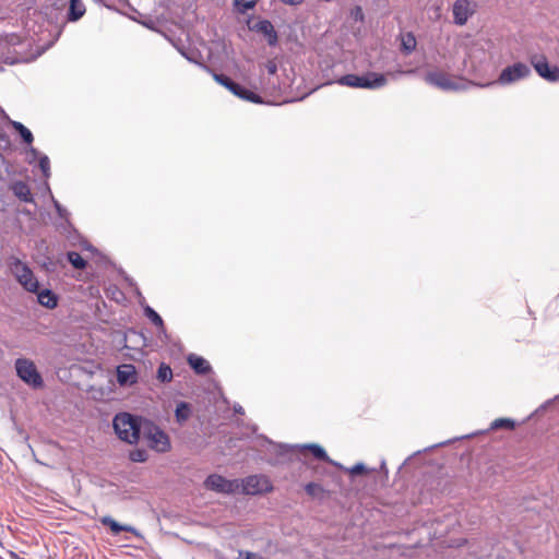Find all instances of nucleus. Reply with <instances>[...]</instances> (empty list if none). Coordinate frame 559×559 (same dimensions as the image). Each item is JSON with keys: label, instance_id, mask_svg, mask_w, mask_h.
<instances>
[{"label": "nucleus", "instance_id": "obj_15", "mask_svg": "<svg viewBox=\"0 0 559 559\" xmlns=\"http://www.w3.org/2000/svg\"><path fill=\"white\" fill-rule=\"evenodd\" d=\"M100 523L107 527L110 528L111 533L114 535H118L120 534L121 532H130V533H133L135 534V528L130 526V525H122L120 523H118L117 521H115L110 516H104L100 519Z\"/></svg>", "mask_w": 559, "mask_h": 559}, {"label": "nucleus", "instance_id": "obj_1", "mask_svg": "<svg viewBox=\"0 0 559 559\" xmlns=\"http://www.w3.org/2000/svg\"><path fill=\"white\" fill-rule=\"evenodd\" d=\"M112 425L120 440L130 444L139 441L143 428L141 418L129 413H120L115 416Z\"/></svg>", "mask_w": 559, "mask_h": 559}, {"label": "nucleus", "instance_id": "obj_34", "mask_svg": "<svg viewBox=\"0 0 559 559\" xmlns=\"http://www.w3.org/2000/svg\"><path fill=\"white\" fill-rule=\"evenodd\" d=\"M265 67H266L267 72H269L270 74H272V75H273V74H275V73H276V71H277V64H276V62H275V61H273V60H269V61L266 62V66H265Z\"/></svg>", "mask_w": 559, "mask_h": 559}, {"label": "nucleus", "instance_id": "obj_30", "mask_svg": "<svg viewBox=\"0 0 559 559\" xmlns=\"http://www.w3.org/2000/svg\"><path fill=\"white\" fill-rule=\"evenodd\" d=\"M234 3L240 13H245L255 7L257 0H234Z\"/></svg>", "mask_w": 559, "mask_h": 559}, {"label": "nucleus", "instance_id": "obj_36", "mask_svg": "<svg viewBox=\"0 0 559 559\" xmlns=\"http://www.w3.org/2000/svg\"><path fill=\"white\" fill-rule=\"evenodd\" d=\"M281 1L284 2L285 4L298 5V4H301L305 0H281Z\"/></svg>", "mask_w": 559, "mask_h": 559}, {"label": "nucleus", "instance_id": "obj_14", "mask_svg": "<svg viewBox=\"0 0 559 559\" xmlns=\"http://www.w3.org/2000/svg\"><path fill=\"white\" fill-rule=\"evenodd\" d=\"M188 362L198 374H207L211 371L209 361L203 357L191 354L188 357Z\"/></svg>", "mask_w": 559, "mask_h": 559}, {"label": "nucleus", "instance_id": "obj_35", "mask_svg": "<svg viewBox=\"0 0 559 559\" xmlns=\"http://www.w3.org/2000/svg\"><path fill=\"white\" fill-rule=\"evenodd\" d=\"M39 166L40 168L43 169L44 173L47 171V169L49 168V160L47 157H44L39 160Z\"/></svg>", "mask_w": 559, "mask_h": 559}, {"label": "nucleus", "instance_id": "obj_16", "mask_svg": "<svg viewBox=\"0 0 559 559\" xmlns=\"http://www.w3.org/2000/svg\"><path fill=\"white\" fill-rule=\"evenodd\" d=\"M400 40H401V51L404 55H409L416 49L417 40L412 32L402 33L400 35Z\"/></svg>", "mask_w": 559, "mask_h": 559}, {"label": "nucleus", "instance_id": "obj_28", "mask_svg": "<svg viewBox=\"0 0 559 559\" xmlns=\"http://www.w3.org/2000/svg\"><path fill=\"white\" fill-rule=\"evenodd\" d=\"M157 379L160 382H169L173 379V370L166 364H160L157 370Z\"/></svg>", "mask_w": 559, "mask_h": 559}, {"label": "nucleus", "instance_id": "obj_5", "mask_svg": "<svg viewBox=\"0 0 559 559\" xmlns=\"http://www.w3.org/2000/svg\"><path fill=\"white\" fill-rule=\"evenodd\" d=\"M9 269L25 289L28 292H37L38 282L34 277L32 270L25 263L12 257L9 260Z\"/></svg>", "mask_w": 559, "mask_h": 559}, {"label": "nucleus", "instance_id": "obj_9", "mask_svg": "<svg viewBox=\"0 0 559 559\" xmlns=\"http://www.w3.org/2000/svg\"><path fill=\"white\" fill-rule=\"evenodd\" d=\"M204 485L207 489L222 493H233L239 488L238 480H229L217 474L207 476Z\"/></svg>", "mask_w": 559, "mask_h": 559}, {"label": "nucleus", "instance_id": "obj_3", "mask_svg": "<svg viewBox=\"0 0 559 559\" xmlns=\"http://www.w3.org/2000/svg\"><path fill=\"white\" fill-rule=\"evenodd\" d=\"M142 433L151 449L162 453L170 450L168 435L153 423L144 421Z\"/></svg>", "mask_w": 559, "mask_h": 559}, {"label": "nucleus", "instance_id": "obj_20", "mask_svg": "<svg viewBox=\"0 0 559 559\" xmlns=\"http://www.w3.org/2000/svg\"><path fill=\"white\" fill-rule=\"evenodd\" d=\"M213 78L218 84L223 85L224 87L229 90L231 93H237L235 90H240V85L238 83L234 82L230 78H228L225 74L214 73Z\"/></svg>", "mask_w": 559, "mask_h": 559}, {"label": "nucleus", "instance_id": "obj_19", "mask_svg": "<svg viewBox=\"0 0 559 559\" xmlns=\"http://www.w3.org/2000/svg\"><path fill=\"white\" fill-rule=\"evenodd\" d=\"M305 491L308 496L316 499H323L326 493V490L318 483H308L305 486Z\"/></svg>", "mask_w": 559, "mask_h": 559}, {"label": "nucleus", "instance_id": "obj_21", "mask_svg": "<svg viewBox=\"0 0 559 559\" xmlns=\"http://www.w3.org/2000/svg\"><path fill=\"white\" fill-rule=\"evenodd\" d=\"M235 91L237 93H233V94L238 96L239 98H242L245 100H248V102H251V103H254V104H261L262 103V98L258 94H255V93H253V92L242 87L241 85H240V90H235Z\"/></svg>", "mask_w": 559, "mask_h": 559}, {"label": "nucleus", "instance_id": "obj_38", "mask_svg": "<svg viewBox=\"0 0 559 559\" xmlns=\"http://www.w3.org/2000/svg\"><path fill=\"white\" fill-rule=\"evenodd\" d=\"M144 311H145V314H150V316L158 314L154 309H152L148 306L145 307Z\"/></svg>", "mask_w": 559, "mask_h": 559}, {"label": "nucleus", "instance_id": "obj_26", "mask_svg": "<svg viewBox=\"0 0 559 559\" xmlns=\"http://www.w3.org/2000/svg\"><path fill=\"white\" fill-rule=\"evenodd\" d=\"M304 449L311 452V454L318 460L330 461L325 450L322 447H320L319 444H308V445H305Z\"/></svg>", "mask_w": 559, "mask_h": 559}, {"label": "nucleus", "instance_id": "obj_8", "mask_svg": "<svg viewBox=\"0 0 559 559\" xmlns=\"http://www.w3.org/2000/svg\"><path fill=\"white\" fill-rule=\"evenodd\" d=\"M530 61L539 76L549 82L559 81V68L557 66L550 67L546 56L534 55L530 58Z\"/></svg>", "mask_w": 559, "mask_h": 559}, {"label": "nucleus", "instance_id": "obj_13", "mask_svg": "<svg viewBox=\"0 0 559 559\" xmlns=\"http://www.w3.org/2000/svg\"><path fill=\"white\" fill-rule=\"evenodd\" d=\"M117 381L120 385H131L138 381L135 367L131 364H123L117 368Z\"/></svg>", "mask_w": 559, "mask_h": 559}, {"label": "nucleus", "instance_id": "obj_4", "mask_svg": "<svg viewBox=\"0 0 559 559\" xmlns=\"http://www.w3.org/2000/svg\"><path fill=\"white\" fill-rule=\"evenodd\" d=\"M15 370L17 377L32 389H41L44 380L36 365L28 358H17L15 360Z\"/></svg>", "mask_w": 559, "mask_h": 559}, {"label": "nucleus", "instance_id": "obj_32", "mask_svg": "<svg viewBox=\"0 0 559 559\" xmlns=\"http://www.w3.org/2000/svg\"><path fill=\"white\" fill-rule=\"evenodd\" d=\"M237 559H263L260 555L250 551H239Z\"/></svg>", "mask_w": 559, "mask_h": 559}, {"label": "nucleus", "instance_id": "obj_27", "mask_svg": "<svg viewBox=\"0 0 559 559\" xmlns=\"http://www.w3.org/2000/svg\"><path fill=\"white\" fill-rule=\"evenodd\" d=\"M68 260L78 270H83L86 266V261L79 252H68Z\"/></svg>", "mask_w": 559, "mask_h": 559}, {"label": "nucleus", "instance_id": "obj_11", "mask_svg": "<svg viewBox=\"0 0 559 559\" xmlns=\"http://www.w3.org/2000/svg\"><path fill=\"white\" fill-rule=\"evenodd\" d=\"M425 80L427 83L435 85L441 90H454L456 88L455 83L444 72L433 71L426 74Z\"/></svg>", "mask_w": 559, "mask_h": 559}, {"label": "nucleus", "instance_id": "obj_18", "mask_svg": "<svg viewBox=\"0 0 559 559\" xmlns=\"http://www.w3.org/2000/svg\"><path fill=\"white\" fill-rule=\"evenodd\" d=\"M85 13V7L80 0H71L70 1V12L69 19L71 21H76L82 17Z\"/></svg>", "mask_w": 559, "mask_h": 559}, {"label": "nucleus", "instance_id": "obj_2", "mask_svg": "<svg viewBox=\"0 0 559 559\" xmlns=\"http://www.w3.org/2000/svg\"><path fill=\"white\" fill-rule=\"evenodd\" d=\"M340 85L359 88H379L386 84L384 74L368 72L366 75L346 74L336 81Z\"/></svg>", "mask_w": 559, "mask_h": 559}, {"label": "nucleus", "instance_id": "obj_24", "mask_svg": "<svg viewBox=\"0 0 559 559\" xmlns=\"http://www.w3.org/2000/svg\"><path fill=\"white\" fill-rule=\"evenodd\" d=\"M11 124L14 128V130H16L20 133L21 138L26 144H32V142L34 141L33 134L23 123L19 121H12Z\"/></svg>", "mask_w": 559, "mask_h": 559}, {"label": "nucleus", "instance_id": "obj_31", "mask_svg": "<svg viewBox=\"0 0 559 559\" xmlns=\"http://www.w3.org/2000/svg\"><path fill=\"white\" fill-rule=\"evenodd\" d=\"M132 462H145L147 460V452L143 449L132 450L129 454Z\"/></svg>", "mask_w": 559, "mask_h": 559}, {"label": "nucleus", "instance_id": "obj_37", "mask_svg": "<svg viewBox=\"0 0 559 559\" xmlns=\"http://www.w3.org/2000/svg\"><path fill=\"white\" fill-rule=\"evenodd\" d=\"M156 326H163V317H150Z\"/></svg>", "mask_w": 559, "mask_h": 559}, {"label": "nucleus", "instance_id": "obj_17", "mask_svg": "<svg viewBox=\"0 0 559 559\" xmlns=\"http://www.w3.org/2000/svg\"><path fill=\"white\" fill-rule=\"evenodd\" d=\"M13 193L24 202H32L33 197L29 187L23 181H16L12 185Z\"/></svg>", "mask_w": 559, "mask_h": 559}, {"label": "nucleus", "instance_id": "obj_25", "mask_svg": "<svg viewBox=\"0 0 559 559\" xmlns=\"http://www.w3.org/2000/svg\"><path fill=\"white\" fill-rule=\"evenodd\" d=\"M515 423L510 418H498L491 421V430L506 429L513 430Z\"/></svg>", "mask_w": 559, "mask_h": 559}, {"label": "nucleus", "instance_id": "obj_39", "mask_svg": "<svg viewBox=\"0 0 559 559\" xmlns=\"http://www.w3.org/2000/svg\"><path fill=\"white\" fill-rule=\"evenodd\" d=\"M355 16H356V19H357V17L362 19V10H361V8H360V7H357V8L355 9Z\"/></svg>", "mask_w": 559, "mask_h": 559}, {"label": "nucleus", "instance_id": "obj_33", "mask_svg": "<svg viewBox=\"0 0 559 559\" xmlns=\"http://www.w3.org/2000/svg\"><path fill=\"white\" fill-rule=\"evenodd\" d=\"M367 472L366 467L364 464H356L354 465L350 469H349V473L352 475H360V474H365Z\"/></svg>", "mask_w": 559, "mask_h": 559}, {"label": "nucleus", "instance_id": "obj_12", "mask_svg": "<svg viewBox=\"0 0 559 559\" xmlns=\"http://www.w3.org/2000/svg\"><path fill=\"white\" fill-rule=\"evenodd\" d=\"M252 31L263 34L270 46H275L278 40L276 31L269 20H261L250 26Z\"/></svg>", "mask_w": 559, "mask_h": 559}, {"label": "nucleus", "instance_id": "obj_23", "mask_svg": "<svg viewBox=\"0 0 559 559\" xmlns=\"http://www.w3.org/2000/svg\"><path fill=\"white\" fill-rule=\"evenodd\" d=\"M38 301L47 308H55L57 306V297L50 290H44L38 294Z\"/></svg>", "mask_w": 559, "mask_h": 559}, {"label": "nucleus", "instance_id": "obj_6", "mask_svg": "<svg viewBox=\"0 0 559 559\" xmlns=\"http://www.w3.org/2000/svg\"><path fill=\"white\" fill-rule=\"evenodd\" d=\"M273 491V485L265 475H251L241 480V492L245 495H264Z\"/></svg>", "mask_w": 559, "mask_h": 559}, {"label": "nucleus", "instance_id": "obj_10", "mask_svg": "<svg viewBox=\"0 0 559 559\" xmlns=\"http://www.w3.org/2000/svg\"><path fill=\"white\" fill-rule=\"evenodd\" d=\"M476 4L469 0H456L453 4L454 23L464 25L468 17L475 12Z\"/></svg>", "mask_w": 559, "mask_h": 559}, {"label": "nucleus", "instance_id": "obj_7", "mask_svg": "<svg viewBox=\"0 0 559 559\" xmlns=\"http://www.w3.org/2000/svg\"><path fill=\"white\" fill-rule=\"evenodd\" d=\"M531 74V69L523 62H516L502 70L500 75L491 84L509 85Z\"/></svg>", "mask_w": 559, "mask_h": 559}, {"label": "nucleus", "instance_id": "obj_22", "mask_svg": "<svg viewBox=\"0 0 559 559\" xmlns=\"http://www.w3.org/2000/svg\"><path fill=\"white\" fill-rule=\"evenodd\" d=\"M235 91L237 93H233V94L238 96L239 98H242L245 100H248V102H251V103H254V104H261L262 103V98L258 94H255V93H253V92L242 87L241 85H240V90H235Z\"/></svg>", "mask_w": 559, "mask_h": 559}, {"label": "nucleus", "instance_id": "obj_29", "mask_svg": "<svg viewBox=\"0 0 559 559\" xmlns=\"http://www.w3.org/2000/svg\"><path fill=\"white\" fill-rule=\"evenodd\" d=\"M190 416V407L187 403L181 402L176 407V418L179 423L185 421Z\"/></svg>", "mask_w": 559, "mask_h": 559}, {"label": "nucleus", "instance_id": "obj_40", "mask_svg": "<svg viewBox=\"0 0 559 559\" xmlns=\"http://www.w3.org/2000/svg\"><path fill=\"white\" fill-rule=\"evenodd\" d=\"M12 556L15 558V559H20L16 555L12 554Z\"/></svg>", "mask_w": 559, "mask_h": 559}]
</instances>
